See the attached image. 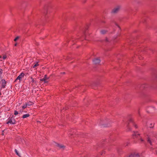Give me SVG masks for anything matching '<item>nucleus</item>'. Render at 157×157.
Here are the masks:
<instances>
[{
    "mask_svg": "<svg viewBox=\"0 0 157 157\" xmlns=\"http://www.w3.org/2000/svg\"><path fill=\"white\" fill-rule=\"evenodd\" d=\"M121 7V6L120 5L117 6L112 10L111 13H117L119 11Z\"/></svg>",
    "mask_w": 157,
    "mask_h": 157,
    "instance_id": "1",
    "label": "nucleus"
},
{
    "mask_svg": "<svg viewBox=\"0 0 157 157\" xmlns=\"http://www.w3.org/2000/svg\"><path fill=\"white\" fill-rule=\"evenodd\" d=\"M49 79V78L47 77L46 75H45L43 78L40 79L41 81H44L45 83H48V80Z\"/></svg>",
    "mask_w": 157,
    "mask_h": 157,
    "instance_id": "2",
    "label": "nucleus"
},
{
    "mask_svg": "<svg viewBox=\"0 0 157 157\" xmlns=\"http://www.w3.org/2000/svg\"><path fill=\"white\" fill-rule=\"evenodd\" d=\"M94 63L95 64H98L100 62V60L98 58L94 59L93 60Z\"/></svg>",
    "mask_w": 157,
    "mask_h": 157,
    "instance_id": "3",
    "label": "nucleus"
},
{
    "mask_svg": "<svg viewBox=\"0 0 157 157\" xmlns=\"http://www.w3.org/2000/svg\"><path fill=\"white\" fill-rule=\"evenodd\" d=\"M24 74L22 73H21L19 75V76L17 77V79H16V80H21V79L24 76Z\"/></svg>",
    "mask_w": 157,
    "mask_h": 157,
    "instance_id": "4",
    "label": "nucleus"
},
{
    "mask_svg": "<svg viewBox=\"0 0 157 157\" xmlns=\"http://www.w3.org/2000/svg\"><path fill=\"white\" fill-rule=\"evenodd\" d=\"M56 146H57L59 148L62 149H64L65 148V146L62 144H56Z\"/></svg>",
    "mask_w": 157,
    "mask_h": 157,
    "instance_id": "5",
    "label": "nucleus"
},
{
    "mask_svg": "<svg viewBox=\"0 0 157 157\" xmlns=\"http://www.w3.org/2000/svg\"><path fill=\"white\" fill-rule=\"evenodd\" d=\"M1 82L2 83V87H4L5 86L6 82L3 79V80H2V81H1Z\"/></svg>",
    "mask_w": 157,
    "mask_h": 157,
    "instance_id": "6",
    "label": "nucleus"
},
{
    "mask_svg": "<svg viewBox=\"0 0 157 157\" xmlns=\"http://www.w3.org/2000/svg\"><path fill=\"white\" fill-rule=\"evenodd\" d=\"M139 134L137 132H134L133 134V136L135 137H137L138 136H139Z\"/></svg>",
    "mask_w": 157,
    "mask_h": 157,
    "instance_id": "7",
    "label": "nucleus"
},
{
    "mask_svg": "<svg viewBox=\"0 0 157 157\" xmlns=\"http://www.w3.org/2000/svg\"><path fill=\"white\" fill-rule=\"evenodd\" d=\"M15 122V120L13 119H10V124H14Z\"/></svg>",
    "mask_w": 157,
    "mask_h": 157,
    "instance_id": "8",
    "label": "nucleus"
},
{
    "mask_svg": "<svg viewBox=\"0 0 157 157\" xmlns=\"http://www.w3.org/2000/svg\"><path fill=\"white\" fill-rule=\"evenodd\" d=\"M100 32L101 34H104L106 33L107 31L105 30H102Z\"/></svg>",
    "mask_w": 157,
    "mask_h": 157,
    "instance_id": "9",
    "label": "nucleus"
},
{
    "mask_svg": "<svg viewBox=\"0 0 157 157\" xmlns=\"http://www.w3.org/2000/svg\"><path fill=\"white\" fill-rule=\"evenodd\" d=\"M29 114H26L24 115L23 116L22 118H25L29 117Z\"/></svg>",
    "mask_w": 157,
    "mask_h": 157,
    "instance_id": "10",
    "label": "nucleus"
},
{
    "mask_svg": "<svg viewBox=\"0 0 157 157\" xmlns=\"http://www.w3.org/2000/svg\"><path fill=\"white\" fill-rule=\"evenodd\" d=\"M15 152L16 154L18 156H19V157H21L20 155V154H19V153L17 151V150L16 149H15Z\"/></svg>",
    "mask_w": 157,
    "mask_h": 157,
    "instance_id": "11",
    "label": "nucleus"
},
{
    "mask_svg": "<svg viewBox=\"0 0 157 157\" xmlns=\"http://www.w3.org/2000/svg\"><path fill=\"white\" fill-rule=\"evenodd\" d=\"M147 141L151 145V142L150 138H147Z\"/></svg>",
    "mask_w": 157,
    "mask_h": 157,
    "instance_id": "12",
    "label": "nucleus"
},
{
    "mask_svg": "<svg viewBox=\"0 0 157 157\" xmlns=\"http://www.w3.org/2000/svg\"><path fill=\"white\" fill-rule=\"evenodd\" d=\"M27 105L30 106L32 105L33 104V103L32 102H30L26 103Z\"/></svg>",
    "mask_w": 157,
    "mask_h": 157,
    "instance_id": "13",
    "label": "nucleus"
},
{
    "mask_svg": "<svg viewBox=\"0 0 157 157\" xmlns=\"http://www.w3.org/2000/svg\"><path fill=\"white\" fill-rule=\"evenodd\" d=\"M27 104H24L22 107V108L23 109H24L25 108H26L27 106Z\"/></svg>",
    "mask_w": 157,
    "mask_h": 157,
    "instance_id": "14",
    "label": "nucleus"
},
{
    "mask_svg": "<svg viewBox=\"0 0 157 157\" xmlns=\"http://www.w3.org/2000/svg\"><path fill=\"white\" fill-rule=\"evenodd\" d=\"M2 70L0 68V78L2 77Z\"/></svg>",
    "mask_w": 157,
    "mask_h": 157,
    "instance_id": "15",
    "label": "nucleus"
},
{
    "mask_svg": "<svg viewBox=\"0 0 157 157\" xmlns=\"http://www.w3.org/2000/svg\"><path fill=\"white\" fill-rule=\"evenodd\" d=\"M154 123H151L150 124V128H152L153 127H154Z\"/></svg>",
    "mask_w": 157,
    "mask_h": 157,
    "instance_id": "16",
    "label": "nucleus"
},
{
    "mask_svg": "<svg viewBox=\"0 0 157 157\" xmlns=\"http://www.w3.org/2000/svg\"><path fill=\"white\" fill-rule=\"evenodd\" d=\"M19 36H17L16 37L15 39H14V40L15 41H16L19 38Z\"/></svg>",
    "mask_w": 157,
    "mask_h": 157,
    "instance_id": "17",
    "label": "nucleus"
},
{
    "mask_svg": "<svg viewBox=\"0 0 157 157\" xmlns=\"http://www.w3.org/2000/svg\"><path fill=\"white\" fill-rule=\"evenodd\" d=\"M39 65V64L38 63H36V64L33 66V68H35L36 67L38 66Z\"/></svg>",
    "mask_w": 157,
    "mask_h": 157,
    "instance_id": "18",
    "label": "nucleus"
},
{
    "mask_svg": "<svg viewBox=\"0 0 157 157\" xmlns=\"http://www.w3.org/2000/svg\"><path fill=\"white\" fill-rule=\"evenodd\" d=\"M18 113V112H17L16 111H15V112H14V114L15 115H16Z\"/></svg>",
    "mask_w": 157,
    "mask_h": 157,
    "instance_id": "19",
    "label": "nucleus"
},
{
    "mask_svg": "<svg viewBox=\"0 0 157 157\" xmlns=\"http://www.w3.org/2000/svg\"><path fill=\"white\" fill-rule=\"evenodd\" d=\"M6 55H5L3 56V59H6Z\"/></svg>",
    "mask_w": 157,
    "mask_h": 157,
    "instance_id": "20",
    "label": "nucleus"
},
{
    "mask_svg": "<svg viewBox=\"0 0 157 157\" xmlns=\"http://www.w3.org/2000/svg\"><path fill=\"white\" fill-rule=\"evenodd\" d=\"M140 141H144V140H143V139L142 138H140Z\"/></svg>",
    "mask_w": 157,
    "mask_h": 157,
    "instance_id": "21",
    "label": "nucleus"
},
{
    "mask_svg": "<svg viewBox=\"0 0 157 157\" xmlns=\"http://www.w3.org/2000/svg\"><path fill=\"white\" fill-rule=\"evenodd\" d=\"M9 123H10V120H9L7 122V124H9Z\"/></svg>",
    "mask_w": 157,
    "mask_h": 157,
    "instance_id": "22",
    "label": "nucleus"
},
{
    "mask_svg": "<svg viewBox=\"0 0 157 157\" xmlns=\"http://www.w3.org/2000/svg\"><path fill=\"white\" fill-rule=\"evenodd\" d=\"M17 43H16L15 44H14V46H16L17 45Z\"/></svg>",
    "mask_w": 157,
    "mask_h": 157,
    "instance_id": "23",
    "label": "nucleus"
},
{
    "mask_svg": "<svg viewBox=\"0 0 157 157\" xmlns=\"http://www.w3.org/2000/svg\"><path fill=\"white\" fill-rule=\"evenodd\" d=\"M106 40L107 41H108V39L107 38H106Z\"/></svg>",
    "mask_w": 157,
    "mask_h": 157,
    "instance_id": "24",
    "label": "nucleus"
},
{
    "mask_svg": "<svg viewBox=\"0 0 157 157\" xmlns=\"http://www.w3.org/2000/svg\"><path fill=\"white\" fill-rule=\"evenodd\" d=\"M135 127L136 128H137V127H136V125H135Z\"/></svg>",
    "mask_w": 157,
    "mask_h": 157,
    "instance_id": "25",
    "label": "nucleus"
},
{
    "mask_svg": "<svg viewBox=\"0 0 157 157\" xmlns=\"http://www.w3.org/2000/svg\"><path fill=\"white\" fill-rule=\"evenodd\" d=\"M2 58V56H0V58Z\"/></svg>",
    "mask_w": 157,
    "mask_h": 157,
    "instance_id": "26",
    "label": "nucleus"
},
{
    "mask_svg": "<svg viewBox=\"0 0 157 157\" xmlns=\"http://www.w3.org/2000/svg\"><path fill=\"white\" fill-rule=\"evenodd\" d=\"M38 122L39 123H40V122L39 121H38Z\"/></svg>",
    "mask_w": 157,
    "mask_h": 157,
    "instance_id": "27",
    "label": "nucleus"
},
{
    "mask_svg": "<svg viewBox=\"0 0 157 157\" xmlns=\"http://www.w3.org/2000/svg\"><path fill=\"white\" fill-rule=\"evenodd\" d=\"M130 121H132V119H130Z\"/></svg>",
    "mask_w": 157,
    "mask_h": 157,
    "instance_id": "28",
    "label": "nucleus"
},
{
    "mask_svg": "<svg viewBox=\"0 0 157 157\" xmlns=\"http://www.w3.org/2000/svg\"><path fill=\"white\" fill-rule=\"evenodd\" d=\"M63 74H65V72H63Z\"/></svg>",
    "mask_w": 157,
    "mask_h": 157,
    "instance_id": "29",
    "label": "nucleus"
}]
</instances>
